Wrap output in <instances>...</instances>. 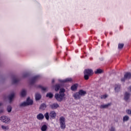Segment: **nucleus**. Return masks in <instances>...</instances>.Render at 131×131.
<instances>
[{
  "instance_id": "4be33fe9",
  "label": "nucleus",
  "mask_w": 131,
  "mask_h": 131,
  "mask_svg": "<svg viewBox=\"0 0 131 131\" xmlns=\"http://www.w3.org/2000/svg\"><path fill=\"white\" fill-rule=\"evenodd\" d=\"M26 106H28L27 103H26V102H24L19 104L20 108H22L23 107H26Z\"/></svg>"
},
{
  "instance_id": "9d476101",
  "label": "nucleus",
  "mask_w": 131,
  "mask_h": 131,
  "mask_svg": "<svg viewBox=\"0 0 131 131\" xmlns=\"http://www.w3.org/2000/svg\"><path fill=\"white\" fill-rule=\"evenodd\" d=\"M60 106L58 103H53L50 105V108L52 109V110H54L55 109H57V108H59Z\"/></svg>"
},
{
  "instance_id": "6ab92c4d",
  "label": "nucleus",
  "mask_w": 131,
  "mask_h": 131,
  "mask_svg": "<svg viewBox=\"0 0 131 131\" xmlns=\"http://www.w3.org/2000/svg\"><path fill=\"white\" fill-rule=\"evenodd\" d=\"M130 96V94L126 92L124 95V100L125 101H127L129 99V97Z\"/></svg>"
},
{
  "instance_id": "c9c22d12",
  "label": "nucleus",
  "mask_w": 131,
  "mask_h": 131,
  "mask_svg": "<svg viewBox=\"0 0 131 131\" xmlns=\"http://www.w3.org/2000/svg\"><path fill=\"white\" fill-rule=\"evenodd\" d=\"M115 127L112 126L111 128L110 129V131H115Z\"/></svg>"
},
{
  "instance_id": "c85d7f7f",
  "label": "nucleus",
  "mask_w": 131,
  "mask_h": 131,
  "mask_svg": "<svg viewBox=\"0 0 131 131\" xmlns=\"http://www.w3.org/2000/svg\"><path fill=\"white\" fill-rule=\"evenodd\" d=\"M60 84H56L55 85V91H56V92H58V91H59V90H60Z\"/></svg>"
},
{
  "instance_id": "4468645a",
  "label": "nucleus",
  "mask_w": 131,
  "mask_h": 131,
  "mask_svg": "<svg viewBox=\"0 0 131 131\" xmlns=\"http://www.w3.org/2000/svg\"><path fill=\"white\" fill-rule=\"evenodd\" d=\"M73 97H74L75 100H79V99L81 98V96H80V95L78 92L73 94Z\"/></svg>"
},
{
  "instance_id": "a878e982",
  "label": "nucleus",
  "mask_w": 131,
  "mask_h": 131,
  "mask_svg": "<svg viewBox=\"0 0 131 131\" xmlns=\"http://www.w3.org/2000/svg\"><path fill=\"white\" fill-rule=\"evenodd\" d=\"M103 73V70H102L101 69H97L96 70V71H95V74H101V73Z\"/></svg>"
},
{
  "instance_id": "cd10ccee",
  "label": "nucleus",
  "mask_w": 131,
  "mask_h": 131,
  "mask_svg": "<svg viewBox=\"0 0 131 131\" xmlns=\"http://www.w3.org/2000/svg\"><path fill=\"white\" fill-rule=\"evenodd\" d=\"M44 116L47 120H49L50 119V114L49 113H46L45 115Z\"/></svg>"
},
{
  "instance_id": "5701e85b",
  "label": "nucleus",
  "mask_w": 131,
  "mask_h": 131,
  "mask_svg": "<svg viewBox=\"0 0 131 131\" xmlns=\"http://www.w3.org/2000/svg\"><path fill=\"white\" fill-rule=\"evenodd\" d=\"M47 98H50V99H52L53 97H54V94H53L52 93H48L46 95Z\"/></svg>"
},
{
  "instance_id": "9b49d317",
  "label": "nucleus",
  "mask_w": 131,
  "mask_h": 131,
  "mask_svg": "<svg viewBox=\"0 0 131 131\" xmlns=\"http://www.w3.org/2000/svg\"><path fill=\"white\" fill-rule=\"evenodd\" d=\"M14 97H15L14 93H12L8 96V98L9 101V103H12V102H13V100H14Z\"/></svg>"
},
{
  "instance_id": "58836bf2",
  "label": "nucleus",
  "mask_w": 131,
  "mask_h": 131,
  "mask_svg": "<svg viewBox=\"0 0 131 131\" xmlns=\"http://www.w3.org/2000/svg\"><path fill=\"white\" fill-rule=\"evenodd\" d=\"M4 108H0V114H2V113H4Z\"/></svg>"
},
{
  "instance_id": "aec40b11",
  "label": "nucleus",
  "mask_w": 131,
  "mask_h": 131,
  "mask_svg": "<svg viewBox=\"0 0 131 131\" xmlns=\"http://www.w3.org/2000/svg\"><path fill=\"white\" fill-rule=\"evenodd\" d=\"M26 90L25 89H23L20 92L21 97H25L26 96Z\"/></svg>"
},
{
  "instance_id": "20e7f679",
  "label": "nucleus",
  "mask_w": 131,
  "mask_h": 131,
  "mask_svg": "<svg viewBox=\"0 0 131 131\" xmlns=\"http://www.w3.org/2000/svg\"><path fill=\"white\" fill-rule=\"evenodd\" d=\"M65 94H56L55 98L58 101V102H62L63 101V98H64Z\"/></svg>"
},
{
  "instance_id": "7c9ffc66",
  "label": "nucleus",
  "mask_w": 131,
  "mask_h": 131,
  "mask_svg": "<svg viewBox=\"0 0 131 131\" xmlns=\"http://www.w3.org/2000/svg\"><path fill=\"white\" fill-rule=\"evenodd\" d=\"M129 119L128 116H125L123 118V121H127Z\"/></svg>"
},
{
  "instance_id": "c756f323",
  "label": "nucleus",
  "mask_w": 131,
  "mask_h": 131,
  "mask_svg": "<svg viewBox=\"0 0 131 131\" xmlns=\"http://www.w3.org/2000/svg\"><path fill=\"white\" fill-rule=\"evenodd\" d=\"M7 110L8 113H11L12 112V106L8 105Z\"/></svg>"
},
{
  "instance_id": "a211bd4d",
  "label": "nucleus",
  "mask_w": 131,
  "mask_h": 131,
  "mask_svg": "<svg viewBox=\"0 0 131 131\" xmlns=\"http://www.w3.org/2000/svg\"><path fill=\"white\" fill-rule=\"evenodd\" d=\"M28 105V106H29L30 105H32L33 104V101L32 100L30 99V98H28L27 99V102H26Z\"/></svg>"
},
{
  "instance_id": "ea45409f",
  "label": "nucleus",
  "mask_w": 131,
  "mask_h": 131,
  "mask_svg": "<svg viewBox=\"0 0 131 131\" xmlns=\"http://www.w3.org/2000/svg\"><path fill=\"white\" fill-rule=\"evenodd\" d=\"M3 102H0V107H2V106H3Z\"/></svg>"
},
{
  "instance_id": "f03ea898",
  "label": "nucleus",
  "mask_w": 131,
  "mask_h": 131,
  "mask_svg": "<svg viewBox=\"0 0 131 131\" xmlns=\"http://www.w3.org/2000/svg\"><path fill=\"white\" fill-rule=\"evenodd\" d=\"M0 120L6 124H9V123H11V119L6 116H1L0 117Z\"/></svg>"
},
{
  "instance_id": "473e14b6",
  "label": "nucleus",
  "mask_w": 131,
  "mask_h": 131,
  "mask_svg": "<svg viewBox=\"0 0 131 131\" xmlns=\"http://www.w3.org/2000/svg\"><path fill=\"white\" fill-rule=\"evenodd\" d=\"M39 87L40 88L41 90H42L44 92H47L48 91V88L43 87L42 86H39Z\"/></svg>"
},
{
  "instance_id": "6e6552de",
  "label": "nucleus",
  "mask_w": 131,
  "mask_h": 131,
  "mask_svg": "<svg viewBox=\"0 0 131 131\" xmlns=\"http://www.w3.org/2000/svg\"><path fill=\"white\" fill-rule=\"evenodd\" d=\"M49 116L52 119H55V118H56V117L57 116V114L55 111H51L49 113Z\"/></svg>"
},
{
  "instance_id": "79ce46f5",
  "label": "nucleus",
  "mask_w": 131,
  "mask_h": 131,
  "mask_svg": "<svg viewBox=\"0 0 131 131\" xmlns=\"http://www.w3.org/2000/svg\"><path fill=\"white\" fill-rule=\"evenodd\" d=\"M52 82V83H54V82H55V80L53 79Z\"/></svg>"
},
{
  "instance_id": "7ed1b4c3",
  "label": "nucleus",
  "mask_w": 131,
  "mask_h": 131,
  "mask_svg": "<svg viewBox=\"0 0 131 131\" xmlns=\"http://www.w3.org/2000/svg\"><path fill=\"white\" fill-rule=\"evenodd\" d=\"M59 122L61 128L62 129H65L66 127V124L65 123V118H64V117H61L59 118Z\"/></svg>"
},
{
  "instance_id": "ddd939ff",
  "label": "nucleus",
  "mask_w": 131,
  "mask_h": 131,
  "mask_svg": "<svg viewBox=\"0 0 131 131\" xmlns=\"http://www.w3.org/2000/svg\"><path fill=\"white\" fill-rule=\"evenodd\" d=\"M111 105H112V103H107L106 104H102L100 105V108L101 109H106L108 108V107H110Z\"/></svg>"
},
{
  "instance_id": "412c9836",
  "label": "nucleus",
  "mask_w": 131,
  "mask_h": 131,
  "mask_svg": "<svg viewBox=\"0 0 131 131\" xmlns=\"http://www.w3.org/2000/svg\"><path fill=\"white\" fill-rule=\"evenodd\" d=\"M46 108H47V105L45 103H42L39 107L40 110H46Z\"/></svg>"
},
{
  "instance_id": "dca6fc26",
  "label": "nucleus",
  "mask_w": 131,
  "mask_h": 131,
  "mask_svg": "<svg viewBox=\"0 0 131 131\" xmlns=\"http://www.w3.org/2000/svg\"><path fill=\"white\" fill-rule=\"evenodd\" d=\"M37 118L38 120H42L45 118V116H43V114L40 113L37 115Z\"/></svg>"
},
{
  "instance_id": "e433bc0d",
  "label": "nucleus",
  "mask_w": 131,
  "mask_h": 131,
  "mask_svg": "<svg viewBox=\"0 0 131 131\" xmlns=\"http://www.w3.org/2000/svg\"><path fill=\"white\" fill-rule=\"evenodd\" d=\"M126 113H127V114H128L129 115H131V110H127L126 111Z\"/></svg>"
},
{
  "instance_id": "f8f14e48",
  "label": "nucleus",
  "mask_w": 131,
  "mask_h": 131,
  "mask_svg": "<svg viewBox=\"0 0 131 131\" xmlns=\"http://www.w3.org/2000/svg\"><path fill=\"white\" fill-rule=\"evenodd\" d=\"M35 98L36 101H39L41 99V94L38 92L36 93Z\"/></svg>"
},
{
  "instance_id": "72a5a7b5",
  "label": "nucleus",
  "mask_w": 131,
  "mask_h": 131,
  "mask_svg": "<svg viewBox=\"0 0 131 131\" xmlns=\"http://www.w3.org/2000/svg\"><path fill=\"white\" fill-rule=\"evenodd\" d=\"M108 97V95L107 94L101 95L100 96L101 99H106V98Z\"/></svg>"
},
{
  "instance_id": "f704fd0d",
  "label": "nucleus",
  "mask_w": 131,
  "mask_h": 131,
  "mask_svg": "<svg viewBox=\"0 0 131 131\" xmlns=\"http://www.w3.org/2000/svg\"><path fill=\"white\" fill-rule=\"evenodd\" d=\"M60 94H64V93H65V89H61L60 90Z\"/></svg>"
},
{
  "instance_id": "423d86ee",
  "label": "nucleus",
  "mask_w": 131,
  "mask_h": 131,
  "mask_svg": "<svg viewBox=\"0 0 131 131\" xmlns=\"http://www.w3.org/2000/svg\"><path fill=\"white\" fill-rule=\"evenodd\" d=\"M38 78H39V75L33 77L30 81V84H34V83H35V82L38 79Z\"/></svg>"
},
{
  "instance_id": "f3484780",
  "label": "nucleus",
  "mask_w": 131,
  "mask_h": 131,
  "mask_svg": "<svg viewBox=\"0 0 131 131\" xmlns=\"http://www.w3.org/2000/svg\"><path fill=\"white\" fill-rule=\"evenodd\" d=\"M78 87V84H74V85H72L71 87V91H74L77 90V88Z\"/></svg>"
},
{
  "instance_id": "0eeeda50",
  "label": "nucleus",
  "mask_w": 131,
  "mask_h": 131,
  "mask_svg": "<svg viewBox=\"0 0 131 131\" xmlns=\"http://www.w3.org/2000/svg\"><path fill=\"white\" fill-rule=\"evenodd\" d=\"M58 81H59V82L61 83H67V82H70L72 81V79L68 78L65 79L64 80H58Z\"/></svg>"
},
{
  "instance_id": "4c0bfd02",
  "label": "nucleus",
  "mask_w": 131,
  "mask_h": 131,
  "mask_svg": "<svg viewBox=\"0 0 131 131\" xmlns=\"http://www.w3.org/2000/svg\"><path fill=\"white\" fill-rule=\"evenodd\" d=\"M28 76V73H26L23 74V77H27Z\"/></svg>"
},
{
  "instance_id": "1a4fd4ad",
  "label": "nucleus",
  "mask_w": 131,
  "mask_h": 131,
  "mask_svg": "<svg viewBox=\"0 0 131 131\" xmlns=\"http://www.w3.org/2000/svg\"><path fill=\"white\" fill-rule=\"evenodd\" d=\"M19 79L18 78V77H16V76H14L12 77V82L13 84H17V83H18V82H19Z\"/></svg>"
},
{
  "instance_id": "b1692460",
  "label": "nucleus",
  "mask_w": 131,
  "mask_h": 131,
  "mask_svg": "<svg viewBox=\"0 0 131 131\" xmlns=\"http://www.w3.org/2000/svg\"><path fill=\"white\" fill-rule=\"evenodd\" d=\"M1 127L3 130H9L10 129V128H9V126H5V125H2Z\"/></svg>"
},
{
  "instance_id": "a19ab883",
  "label": "nucleus",
  "mask_w": 131,
  "mask_h": 131,
  "mask_svg": "<svg viewBox=\"0 0 131 131\" xmlns=\"http://www.w3.org/2000/svg\"><path fill=\"white\" fill-rule=\"evenodd\" d=\"M128 90H129L130 92H131V86H130L128 88Z\"/></svg>"
},
{
  "instance_id": "f257e3e1",
  "label": "nucleus",
  "mask_w": 131,
  "mask_h": 131,
  "mask_svg": "<svg viewBox=\"0 0 131 131\" xmlns=\"http://www.w3.org/2000/svg\"><path fill=\"white\" fill-rule=\"evenodd\" d=\"M93 74V70L91 69H86L84 71V78L85 80H88L90 78V76Z\"/></svg>"
},
{
  "instance_id": "2eb2a0df",
  "label": "nucleus",
  "mask_w": 131,
  "mask_h": 131,
  "mask_svg": "<svg viewBox=\"0 0 131 131\" xmlns=\"http://www.w3.org/2000/svg\"><path fill=\"white\" fill-rule=\"evenodd\" d=\"M78 93L80 95V97H83L86 95V92L82 90H79Z\"/></svg>"
},
{
  "instance_id": "393cba45",
  "label": "nucleus",
  "mask_w": 131,
  "mask_h": 131,
  "mask_svg": "<svg viewBox=\"0 0 131 131\" xmlns=\"http://www.w3.org/2000/svg\"><path fill=\"white\" fill-rule=\"evenodd\" d=\"M47 129H48V126L47 125H43L41 127V131H47Z\"/></svg>"
},
{
  "instance_id": "2f4dec72",
  "label": "nucleus",
  "mask_w": 131,
  "mask_h": 131,
  "mask_svg": "<svg viewBox=\"0 0 131 131\" xmlns=\"http://www.w3.org/2000/svg\"><path fill=\"white\" fill-rule=\"evenodd\" d=\"M124 46V43H119L118 45V49L119 50H121L123 49V47Z\"/></svg>"
},
{
  "instance_id": "bb28decb",
  "label": "nucleus",
  "mask_w": 131,
  "mask_h": 131,
  "mask_svg": "<svg viewBox=\"0 0 131 131\" xmlns=\"http://www.w3.org/2000/svg\"><path fill=\"white\" fill-rule=\"evenodd\" d=\"M115 90L116 92H118V91H119V90H120V86L118 84H115Z\"/></svg>"
},
{
  "instance_id": "39448f33",
  "label": "nucleus",
  "mask_w": 131,
  "mask_h": 131,
  "mask_svg": "<svg viewBox=\"0 0 131 131\" xmlns=\"http://www.w3.org/2000/svg\"><path fill=\"white\" fill-rule=\"evenodd\" d=\"M131 78V73L127 72L124 76V78L121 79V81L122 82H124L125 81V79H130Z\"/></svg>"
}]
</instances>
